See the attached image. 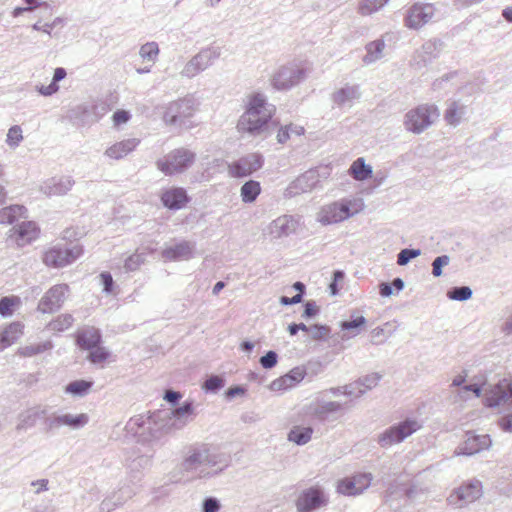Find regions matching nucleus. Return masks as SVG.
Segmentation results:
<instances>
[{"instance_id": "obj_16", "label": "nucleus", "mask_w": 512, "mask_h": 512, "mask_svg": "<svg viewBox=\"0 0 512 512\" xmlns=\"http://www.w3.org/2000/svg\"><path fill=\"white\" fill-rule=\"evenodd\" d=\"M193 112L194 102L192 99H179L165 106L163 121L167 125H182L187 118L193 115Z\"/></svg>"}, {"instance_id": "obj_18", "label": "nucleus", "mask_w": 512, "mask_h": 512, "mask_svg": "<svg viewBox=\"0 0 512 512\" xmlns=\"http://www.w3.org/2000/svg\"><path fill=\"white\" fill-rule=\"evenodd\" d=\"M434 14V5L415 3L406 12L405 26L417 30L427 24L434 17Z\"/></svg>"}, {"instance_id": "obj_20", "label": "nucleus", "mask_w": 512, "mask_h": 512, "mask_svg": "<svg viewBox=\"0 0 512 512\" xmlns=\"http://www.w3.org/2000/svg\"><path fill=\"white\" fill-rule=\"evenodd\" d=\"M482 483L477 479L469 480L450 494V504L460 502L458 508L472 503L482 496Z\"/></svg>"}, {"instance_id": "obj_28", "label": "nucleus", "mask_w": 512, "mask_h": 512, "mask_svg": "<svg viewBox=\"0 0 512 512\" xmlns=\"http://www.w3.org/2000/svg\"><path fill=\"white\" fill-rule=\"evenodd\" d=\"M344 404L338 401H317L312 408V414L320 421H326L333 415L342 412Z\"/></svg>"}, {"instance_id": "obj_26", "label": "nucleus", "mask_w": 512, "mask_h": 512, "mask_svg": "<svg viewBox=\"0 0 512 512\" xmlns=\"http://www.w3.org/2000/svg\"><path fill=\"white\" fill-rule=\"evenodd\" d=\"M196 243L183 240L162 251V257L170 261L188 260L193 257Z\"/></svg>"}, {"instance_id": "obj_11", "label": "nucleus", "mask_w": 512, "mask_h": 512, "mask_svg": "<svg viewBox=\"0 0 512 512\" xmlns=\"http://www.w3.org/2000/svg\"><path fill=\"white\" fill-rule=\"evenodd\" d=\"M421 425L414 419H405L395 425L390 426L380 433L377 438L378 444L382 448H388L398 444L408 436L420 429Z\"/></svg>"}, {"instance_id": "obj_42", "label": "nucleus", "mask_w": 512, "mask_h": 512, "mask_svg": "<svg viewBox=\"0 0 512 512\" xmlns=\"http://www.w3.org/2000/svg\"><path fill=\"white\" fill-rule=\"evenodd\" d=\"M93 386L92 381L75 380L70 382L65 387V392L76 397H83L87 395Z\"/></svg>"}, {"instance_id": "obj_58", "label": "nucleus", "mask_w": 512, "mask_h": 512, "mask_svg": "<svg viewBox=\"0 0 512 512\" xmlns=\"http://www.w3.org/2000/svg\"><path fill=\"white\" fill-rule=\"evenodd\" d=\"M144 261V254H132L125 260L124 268L127 272L136 271L144 263Z\"/></svg>"}, {"instance_id": "obj_25", "label": "nucleus", "mask_w": 512, "mask_h": 512, "mask_svg": "<svg viewBox=\"0 0 512 512\" xmlns=\"http://www.w3.org/2000/svg\"><path fill=\"white\" fill-rule=\"evenodd\" d=\"M171 420V425L176 430L183 429L189 422L193 420L194 405L192 401L186 400L179 407L174 408L170 412H166Z\"/></svg>"}, {"instance_id": "obj_61", "label": "nucleus", "mask_w": 512, "mask_h": 512, "mask_svg": "<svg viewBox=\"0 0 512 512\" xmlns=\"http://www.w3.org/2000/svg\"><path fill=\"white\" fill-rule=\"evenodd\" d=\"M351 478H352L353 482L355 483L356 488L358 489L360 494L370 486L371 481H372V476H371V474H368V473L358 474Z\"/></svg>"}, {"instance_id": "obj_52", "label": "nucleus", "mask_w": 512, "mask_h": 512, "mask_svg": "<svg viewBox=\"0 0 512 512\" xmlns=\"http://www.w3.org/2000/svg\"><path fill=\"white\" fill-rule=\"evenodd\" d=\"M23 140L22 129L18 125L12 126L7 133L6 143L11 148H16L19 146L20 142Z\"/></svg>"}, {"instance_id": "obj_8", "label": "nucleus", "mask_w": 512, "mask_h": 512, "mask_svg": "<svg viewBox=\"0 0 512 512\" xmlns=\"http://www.w3.org/2000/svg\"><path fill=\"white\" fill-rule=\"evenodd\" d=\"M439 117V111L434 105H420L408 111L405 115V128L414 133L420 134L431 126Z\"/></svg>"}, {"instance_id": "obj_10", "label": "nucleus", "mask_w": 512, "mask_h": 512, "mask_svg": "<svg viewBox=\"0 0 512 512\" xmlns=\"http://www.w3.org/2000/svg\"><path fill=\"white\" fill-rule=\"evenodd\" d=\"M329 504V495L320 485L301 490L295 500L297 512H315Z\"/></svg>"}, {"instance_id": "obj_54", "label": "nucleus", "mask_w": 512, "mask_h": 512, "mask_svg": "<svg viewBox=\"0 0 512 512\" xmlns=\"http://www.w3.org/2000/svg\"><path fill=\"white\" fill-rule=\"evenodd\" d=\"M421 254L420 249H402L397 255V264L400 266L407 265L412 259L418 257Z\"/></svg>"}, {"instance_id": "obj_7", "label": "nucleus", "mask_w": 512, "mask_h": 512, "mask_svg": "<svg viewBox=\"0 0 512 512\" xmlns=\"http://www.w3.org/2000/svg\"><path fill=\"white\" fill-rule=\"evenodd\" d=\"M196 154L186 148L170 151L164 159L156 162L157 168L165 175H174L188 170L195 162Z\"/></svg>"}, {"instance_id": "obj_22", "label": "nucleus", "mask_w": 512, "mask_h": 512, "mask_svg": "<svg viewBox=\"0 0 512 512\" xmlns=\"http://www.w3.org/2000/svg\"><path fill=\"white\" fill-rule=\"evenodd\" d=\"M492 444L491 438L488 434L475 435L468 434L464 443L455 451L457 455L471 456L483 450H487Z\"/></svg>"}, {"instance_id": "obj_2", "label": "nucleus", "mask_w": 512, "mask_h": 512, "mask_svg": "<svg viewBox=\"0 0 512 512\" xmlns=\"http://www.w3.org/2000/svg\"><path fill=\"white\" fill-rule=\"evenodd\" d=\"M274 107L269 105L266 98L255 93L248 98L246 109L237 122V130L248 136L267 137L272 133L278 123L272 120Z\"/></svg>"}, {"instance_id": "obj_40", "label": "nucleus", "mask_w": 512, "mask_h": 512, "mask_svg": "<svg viewBox=\"0 0 512 512\" xmlns=\"http://www.w3.org/2000/svg\"><path fill=\"white\" fill-rule=\"evenodd\" d=\"M385 43L383 39H377L366 45V55L363 58L365 63H373L383 57Z\"/></svg>"}, {"instance_id": "obj_31", "label": "nucleus", "mask_w": 512, "mask_h": 512, "mask_svg": "<svg viewBox=\"0 0 512 512\" xmlns=\"http://www.w3.org/2000/svg\"><path fill=\"white\" fill-rule=\"evenodd\" d=\"M73 184L74 181L70 176H63L59 179L53 178L50 182L44 184L42 191L49 196L64 195L72 188Z\"/></svg>"}, {"instance_id": "obj_55", "label": "nucleus", "mask_w": 512, "mask_h": 512, "mask_svg": "<svg viewBox=\"0 0 512 512\" xmlns=\"http://www.w3.org/2000/svg\"><path fill=\"white\" fill-rule=\"evenodd\" d=\"M19 301L17 297H3L0 299V315L8 317L13 314L14 306Z\"/></svg>"}, {"instance_id": "obj_21", "label": "nucleus", "mask_w": 512, "mask_h": 512, "mask_svg": "<svg viewBox=\"0 0 512 512\" xmlns=\"http://www.w3.org/2000/svg\"><path fill=\"white\" fill-rule=\"evenodd\" d=\"M298 220L291 215H282L273 220L267 227V234L272 239H280L294 234L298 227Z\"/></svg>"}, {"instance_id": "obj_39", "label": "nucleus", "mask_w": 512, "mask_h": 512, "mask_svg": "<svg viewBox=\"0 0 512 512\" xmlns=\"http://www.w3.org/2000/svg\"><path fill=\"white\" fill-rule=\"evenodd\" d=\"M397 329L395 322H386L380 327H376L371 331V341L374 344L383 343L391 337Z\"/></svg>"}, {"instance_id": "obj_36", "label": "nucleus", "mask_w": 512, "mask_h": 512, "mask_svg": "<svg viewBox=\"0 0 512 512\" xmlns=\"http://www.w3.org/2000/svg\"><path fill=\"white\" fill-rule=\"evenodd\" d=\"M372 167L365 163L364 158L356 159L349 168V174L358 181L367 180L372 176Z\"/></svg>"}, {"instance_id": "obj_59", "label": "nucleus", "mask_w": 512, "mask_h": 512, "mask_svg": "<svg viewBox=\"0 0 512 512\" xmlns=\"http://www.w3.org/2000/svg\"><path fill=\"white\" fill-rule=\"evenodd\" d=\"M381 378H382L381 374L371 373V374H367L363 377H360L358 380L361 384V387L363 389H366V392H367L368 390H371L374 387H376L378 385L379 381L381 380Z\"/></svg>"}, {"instance_id": "obj_62", "label": "nucleus", "mask_w": 512, "mask_h": 512, "mask_svg": "<svg viewBox=\"0 0 512 512\" xmlns=\"http://www.w3.org/2000/svg\"><path fill=\"white\" fill-rule=\"evenodd\" d=\"M259 363L264 369H272L278 363V354L273 350H269L265 355L260 357Z\"/></svg>"}, {"instance_id": "obj_5", "label": "nucleus", "mask_w": 512, "mask_h": 512, "mask_svg": "<svg viewBox=\"0 0 512 512\" xmlns=\"http://www.w3.org/2000/svg\"><path fill=\"white\" fill-rule=\"evenodd\" d=\"M361 210L357 200L342 199L324 205L317 214V221L323 225L342 222Z\"/></svg>"}, {"instance_id": "obj_43", "label": "nucleus", "mask_w": 512, "mask_h": 512, "mask_svg": "<svg viewBox=\"0 0 512 512\" xmlns=\"http://www.w3.org/2000/svg\"><path fill=\"white\" fill-rule=\"evenodd\" d=\"M366 322L367 321L364 316H355L354 314H352L351 319L340 322V328L343 331H350L352 332L353 336H356L360 333L361 329L365 326Z\"/></svg>"}, {"instance_id": "obj_3", "label": "nucleus", "mask_w": 512, "mask_h": 512, "mask_svg": "<svg viewBox=\"0 0 512 512\" xmlns=\"http://www.w3.org/2000/svg\"><path fill=\"white\" fill-rule=\"evenodd\" d=\"M166 412L158 411L151 415H136L127 422V431L143 441L159 440L175 431Z\"/></svg>"}, {"instance_id": "obj_60", "label": "nucleus", "mask_w": 512, "mask_h": 512, "mask_svg": "<svg viewBox=\"0 0 512 512\" xmlns=\"http://www.w3.org/2000/svg\"><path fill=\"white\" fill-rule=\"evenodd\" d=\"M473 393L475 397H480L482 393L481 385L477 383L466 384L461 387L459 390V397L463 400H467L469 398V394Z\"/></svg>"}, {"instance_id": "obj_57", "label": "nucleus", "mask_w": 512, "mask_h": 512, "mask_svg": "<svg viewBox=\"0 0 512 512\" xmlns=\"http://www.w3.org/2000/svg\"><path fill=\"white\" fill-rule=\"evenodd\" d=\"M366 393V389L361 387L359 380L343 386V395L359 398Z\"/></svg>"}, {"instance_id": "obj_48", "label": "nucleus", "mask_w": 512, "mask_h": 512, "mask_svg": "<svg viewBox=\"0 0 512 512\" xmlns=\"http://www.w3.org/2000/svg\"><path fill=\"white\" fill-rule=\"evenodd\" d=\"M205 71V69L200 64L198 58L193 56L184 66L181 71V75L186 78H193L199 73Z\"/></svg>"}, {"instance_id": "obj_51", "label": "nucleus", "mask_w": 512, "mask_h": 512, "mask_svg": "<svg viewBox=\"0 0 512 512\" xmlns=\"http://www.w3.org/2000/svg\"><path fill=\"white\" fill-rule=\"evenodd\" d=\"M473 295V291L469 286H454L450 288V300L467 301Z\"/></svg>"}, {"instance_id": "obj_56", "label": "nucleus", "mask_w": 512, "mask_h": 512, "mask_svg": "<svg viewBox=\"0 0 512 512\" xmlns=\"http://www.w3.org/2000/svg\"><path fill=\"white\" fill-rule=\"evenodd\" d=\"M109 357V352L100 345L95 346V348L89 349L88 359L90 362L97 364L104 362Z\"/></svg>"}, {"instance_id": "obj_41", "label": "nucleus", "mask_w": 512, "mask_h": 512, "mask_svg": "<svg viewBox=\"0 0 512 512\" xmlns=\"http://www.w3.org/2000/svg\"><path fill=\"white\" fill-rule=\"evenodd\" d=\"M260 192V183L255 180H249L242 185L240 195L244 203H253L257 199Z\"/></svg>"}, {"instance_id": "obj_34", "label": "nucleus", "mask_w": 512, "mask_h": 512, "mask_svg": "<svg viewBox=\"0 0 512 512\" xmlns=\"http://www.w3.org/2000/svg\"><path fill=\"white\" fill-rule=\"evenodd\" d=\"M24 326L20 322H14L0 333V351L13 344L22 334Z\"/></svg>"}, {"instance_id": "obj_15", "label": "nucleus", "mask_w": 512, "mask_h": 512, "mask_svg": "<svg viewBox=\"0 0 512 512\" xmlns=\"http://www.w3.org/2000/svg\"><path fill=\"white\" fill-rule=\"evenodd\" d=\"M485 406L496 408L501 405L512 406V377L503 378L490 386L484 394Z\"/></svg>"}, {"instance_id": "obj_17", "label": "nucleus", "mask_w": 512, "mask_h": 512, "mask_svg": "<svg viewBox=\"0 0 512 512\" xmlns=\"http://www.w3.org/2000/svg\"><path fill=\"white\" fill-rule=\"evenodd\" d=\"M264 163L263 156L258 153L247 154L228 165L232 177L243 178L259 170Z\"/></svg>"}, {"instance_id": "obj_24", "label": "nucleus", "mask_w": 512, "mask_h": 512, "mask_svg": "<svg viewBox=\"0 0 512 512\" xmlns=\"http://www.w3.org/2000/svg\"><path fill=\"white\" fill-rule=\"evenodd\" d=\"M360 97L361 92L358 85L346 84L332 93L331 100L338 108L343 109L351 108Z\"/></svg>"}, {"instance_id": "obj_46", "label": "nucleus", "mask_w": 512, "mask_h": 512, "mask_svg": "<svg viewBox=\"0 0 512 512\" xmlns=\"http://www.w3.org/2000/svg\"><path fill=\"white\" fill-rule=\"evenodd\" d=\"M159 54V47L156 42H147L140 47L139 55L143 60L155 62Z\"/></svg>"}, {"instance_id": "obj_44", "label": "nucleus", "mask_w": 512, "mask_h": 512, "mask_svg": "<svg viewBox=\"0 0 512 512\" xmlns=\"http://www.w3.org/2000/svg\"><path fill=\"white\" fill-rule=\"evenodd\" d=\"M51 341H45L36 344H30L19 349V354L23 357H31L47 350L52 349Z\"/></svg>"}, {"instance_id": "obj_50", "label": "nucleus", "mask_w": 512, "mask_h": 512, "mask_svg": "<svg viewBox=\"0 0 512 512\" xmlns=\"http://www.w3.org/2000/svg\"><path fill=\"white\" fill-rule=\"evenodd\" d=\"M337 492L347 496H356L360 494L352 478L339 480L337 483Z\"/></svg>"}, {"instance_id": "obj_6", "label": "nucleus", "mask_w": 512, "mask_h": 512, "mask_svg": "<svg viewBox=\"0 0 512 512\" xmlns=\"http://www.w3.org/2000/svg\"><path fill=\"white\" fill-rule=\"evenodd\" d=\"M88 422L89 416L86 413L72 414L58 410L45 417L42 430L47 435H53L62 427H67L70 430H79L87 425Z\"/></svg>"}, {"instance_id": "obj_4", "label": "nucleus", "mask_w": 512, "mask_h": 512, "mask_svg": "<svg viewBox=\"0 0 512 512\" xmlns=\"http://www.w3.org/2000/svg\"><path fill=\"white\" fill-rule=\"evenodd\" d=\"M428 494V488L423 486L418 480H411L409 482L396 479L388 487L385 494V504L390 509H395L400 506L398 502L402 498H406L410 501H421Z\"/></svg>"}, {"instance_id": "obj_45", "label": "nucleus", "mask_w": 512, "mask_h": 512, "mask_svg": "<svg viewBox=\"0 0 512 512\" xmlns=\"http://www.w3.org/2000/svg\"><path fill=\"white\" fill-rule=\"evenodd\" d=\"M389 0H362L359 4L358 11L361 15H371L380 10Z\"/></svg>"}, {"instance_id": "obj_30", "label": "nucleus", "mask_w": 512, "mask_h": 512, "mask_svg": "<svg viewBox=\"0 0 512 512\" xmlns=\"http://www.w3.org/2000/svg\"><path fill=\"white\" fill-rule=\"evenodd\" d=\"M14 236L19 246L31 243L38 236V227L35 222L23 221L17 228H14Z\"/></svg>"}, {"instance_id": "obj_13", "label": "nucleus", "mask_w": 512, "mask_h": 512, "mask_svg": "<svg viewBox=\"0 0 512 512\" xmlns=\"http://www.w3.org/2000/svg\"><path fill=\"white\" fill-rule=\"evenodd\" d=\"M305 70L297 64L289 63L281 66L271 79L272 86L277 90H289L305 78Z\"/></svg>"}, {"instance_id": "obj_29", "label": "nucleus", "mask_w": 512, "mask_h": 512, "mask_svg": "<svg viewBox=\"0 0 512 512\" xmlns=\"http://www.w3.org/2000/svg\"><path fill=\"white\" fill-rule=\"evenodd\" d=\"M101 342V333L94 327H86L79 330L76 335L77 345L84 350L95 348Z\"/></svg>"}, {"instance_id": "obj_1", "label": "nucleus", "mask_w": 512, "mask_h": 512, "mask_svg": "<svg viewBox=\"0 0 512 512\" xmlns=\"http://www.w3.org/2000/svg\"><path fill=\"white\" fill-rule=\"evenodd\" d=\"M230 456L210 444H196L189 448L179 465V471L189 478H209L228 467Z\"/></svg>"}, {"instance_id": "obj_27", "label": "nucleus", "mask_w": 512, "mask_h": 512, "mask_svg": "<svg viewBox=\"0 0 512 512\" xmlns=\"http://www.w3.org/2000/svg\"><path fill=\"white\" fill-rule=\"evenodd\" d=\"M48 415L46 408L35 406L21 412L18 416V423L16 425L17 431H26L34 427L38 420L43 419Z\"/></svg>"}, {"instance_id": "obj_19", "label": "nucleus", "mask_w": 512, "mask_h": 512, "mask_svg": "<svg viewBox=\"0 0 512 512\" xmlns=\"http://www.w3.org/2000/svg\"><path fill=\"white\" fill-rule=\"evenodd\" d=\"M68 289L66 284L51 287L39 301L38 310L42 313H54L59 310L66 299Z\"/></svg>"}, {"instance_id": "obj_63", "label": "nucleus", "mask_w": 512, "mask_h": 512, "mask_svg": "<svg viewBox=\"0 0 512 512\" xmlns=\"http://www.w3.org/2000/svg\"><path fill=\"white\" fill-rule=\"evenodd\" d=\"M285 375L286 378L289 380V383L292 385V387H294L304 379L306 373L303 368L295 367Z\"/></svg>"}, {"instance_id": "obj_32", "label": "nucleus", "mask_w": 512, "mask_h": 512, "mask_svg": "<svg viewBox=\"0 0 512 512\" xmlns=\"http://www.w3.org/2000/svg\"><path fill=\"white\" fill-rule=\"evenodd\" d=\"M139 144L136 138H130L118 143H115L105 151V155L112 159H121L130 152H132Z\"/></svg>"}, {"instance_id": "obj_38", "label": "nucleus", "mask_w": 512, "mask_h": 512, "mask_svg": "<svg viewBox=\"0 0 512 512\" xmlns=\"http://www.w3.org/2000/svg\"><path fill=\"white\" fill-rule=\"evenodd\" d=\"M312 434V427L294 426L288 433V440L297 445H305L311 440Z\"/></svg>"}, {"instance_id": "obj_14", "label": "nucleus", "mask_w": 512, "mask_h": 512, "mask_svg": "<svg viewBox=\"0 0 512 512\" xmlns=\"http://www.w3.org/2000/svg\"><path fill=\"white\" fill-rule=\"evenodd\" d=\"M82 252V247L78 244L55 246L44 254L43 261L48 266L64 267L79 258Z\"/></svg>"}, {"instance_id": "obj_23", "label": "nucleus", "mask_w": 512, "mask_h": 512, "mask_svg": "<svg viewBox=\"0 0 512 512\" xmlns=\"http://www.w3.org/2000/svg\"><path fill=\"white\" fill-rule=\"evenodd\" d=\"M160 200L169 210H180L190 201L187 191L182 187H171L161 193Z\"/></svg>"}, {"instance_id": "obj_53", "label": "nucleus", "mask_w": 512, "mask_h": 512, "mask_svg": "<svg viewBox=\"0 0 512 512\" xmlns=\"http://www.w3.org/2000/svg\"><path fill=\"white\" fill-rule=\"evenodd\" d=\"M311 338L315 341L325 340L331 332V328L327 325L314 324L309 326Z\"/></svg>"}, {"instance_id": "obj_64", "label": "nucleus", "mask_w": 512, "mask_h": 512, "mask_svg": "<svg viewBox=\"0 0 512 512\" xmlns=\"http://www.w3.org/2000/svg\"><path fill=\"white\" fill-rule=\"evenodd\" d=\"M220 507V501L215 497H206L202 502V512H218Z\"/></svg>"}, {"instance_id": "obj_9", "label": "nucleus", "mask_w": 512, "mask_h": 512, "mask_svg": "<svg viewBox=\"0 0 512 512\" xmlns=\"http://www.w3.org/2000/svg\"><path fill=\"white\" fill-rule=\"evenodd\" d=\"M141 481L139 472L132 473L129 476L128 483H125L117 491L107 495L99 505L100 512H111L117 507L122 506L129 499L138 493L137 484Z\"/></svg>"}, {"instance_id": "obj_49", "label": "nucleus", "mask_w": 512, "mask_h": 512, "mask_svg": "<svg viewBox=\"0 0 512 512\" xmlns=\"http://www.w3.org/2000/svg\"><path fill=\"white\" fill-rule=\"evenodd\" d=\"M74 321V318L70 314H63L58 316L55 320L49 323V328L52 331H64L68 329Z\"/></svg>"}, {"instance_id": "obj_33", "label": "nucleus", "mask_w": 512, "mask_h": 512, "mask_svg": "<svg viewBox=\"0 0 512 512\" xmlns=\"http://www.w3.org/2000/svg\"><path fill=\"white\" fill-rule=\"evenodd\" d=\"M469 104L461 99H454L450 103V126L456 127L468 119L470 113Z\"/></svg>"}, {"instance_id": "obj_35", "label": "nucleus", "mask_w": 512, "mask_h": 512, "mask_svg": "<svg viewBox=\"0 0 512 512\" xmlns=\"http://www.w3.org/2000/svg\"><path fill=\"white\" fill-rule=\"evenodd\" d=\"M222 49L219 46H209L201 49L196 55L202 67L206 70L209 68L220 56Z\"/></svg>"}, {"instance_id": "obj_47", "label": "nucleus", "mask_w": 512, "mask_h": 512, "mask_svg": "<svg viewBox=\"0 0 512 512\" xmlns=\"http://www.w3.org/2000/svg\"><path fill=\"white\" fill-rule=\"evenodd\" d=\"M225 385V379L219 375H210L202 384V389L205 392L217 393Z\"/></svg>"}, {"instance_id": "obj_12", "label": "nucleus", "mask_w": 512, "mask_h": 512, "mask_svg": "<svg viewBox=\"0 0 512 512\" xmlns=\"http://www.w3.org/2000/svg\"><path fill=\"white\" fill-rule=\"evenodd\" d=\"M328 175L327 167L309 169L289 184L286 194L293 197L301 193L311 192L317 187L320 179L327 178Z\"/></svg>"}, {"instance_id": "obj_37", "label": "nucleus", "mask_w": 512, "mask_h": 512, "mask_svg": "<svg viewBox=\"0 0 512 512\" xmlns=\"http://www.w3.org/2000/svg\"><path fill=\"white\" fill-rule=\"evenodd\" d=\"M26 209L22 205H10L0 210V224H13L24 217Z\"/></svg>"}]
</instances>
